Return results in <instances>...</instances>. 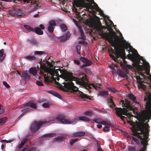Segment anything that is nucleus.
Masks as SVG:
<instances>
[{"label":"nucleus","instance_id":"obj_46","mask_svg":"<svg viewBox=\"0 0 151 151\" xmlns=\"http://www.w3.org/2000/svg\"><path fill=\"white\" fill-rule=\"evenodd\" d=\"M74 61L75 63L76 64L79 65L80 64V62L78 60H75Z\"/></svg>","mask_w":151,"mask_h":151},{"label":"nucleus","instance_id":"obj_17","mask_svg":"<svg viewBox=\"0 0 151 151\" xmlns=\"http://www.w3.org/2000/svg\"><path fill=\"white\" fill-rule=\"evenodd\" d=\"M60 27L63 32H64L67 30V27L65 24H61L60 25Z\"/></svg>","mask_w":151,"mask_h":151},{"label":"nucleus","instance_id":"obj_14","mask_svg":"<svg viewBox=\"0 0 151 151\" xmlns=\"http://www.w3.org/2000/svg\"><path fill=\"white\" fill-rule=\"evenodd\" d=\"M4 54V50L2 49L0 50V62L2 61L4 59L5 57Z\"/></svg>","mask_w":151,"mask_h":151},{"label":"nucleus","instance_id":"obj_4","mask_svg":"<svg viewBox=\"0 0 151 151\" xmlns=\"http://www.w3.org/2000/svg\"><path fill=\"white\" fill-rule=\"evenodd\" d=\"M50 121H41L39 122H33L31 126V129L32 131H35L39 129L41 126L45 123L50 122Z\"/></svg>","mask_w":151,"mask_h":151},{"label":"nucleus","instance_id":"obj_12","mask_svg":"<svg viewBox=\"0 0 151 151\" xmlns=\"http://www.w3.org/2000/svg\"><path fill=\"white\" fill-rule=\"evenodd\" d=\"M80 60L84 63V64L82 65L83 67L89 66L92 64V62L91 61L85 58L81 57L80 58Z\"/></svg>","mask_w":151,"mask_h":151},{"label":"nucleus","instance_id":"obj_10","mask_svg":"<svg viewBox=\"0 0 151 151\" xmlns=\"http://www.w3.org/2000/svg\"><path fill=\"white\" fill-rule=\"evenodd\" d=\"M90 5H91L89 7H83L86 8L87 9H96V11L99 12L100 14L101 15H102V14H104L102 12H101V11L98 5L94 2H93V3H92V4H94V5H92L91 4H90L89 3Z\"/></svg>","mask_w":151,"mask_h":151},{"label":"nucleus","instance_id":"obj_60","mask_svg":"<svg viewBox=\"0 0 151 151\" xmlns=\"http://www.w3.org/2000/svg\"><path fill=\"white\" fill-rule=\"evenodd\" d=\"M92 12H93V13H94V12H95V11H94V10H93V11H92Z\"/></svg>","mask_w":151,"mask_h":151},{"label":"nucleus","instance_id":"obj_33","mask_svg":"<svg viewBox=\"0 0 151 151\" xmlns=\"http://www.w3.org/2000/svg\"><path fill=\"white\" fill-rule=\"evenodd\" d=\"M79 32L81 35V37H79V38H84V33L83 31V29L81 28L79 29Z\"/></svg>","mask_w":151,"mask_h":151},{"label":"nucleus","instance_id":"obj_53","mask_svg":"<svg viewBox=\"0 0 151 151\" xmlns=\"http://www.w3.org/2000/svg\"><path fill=\"white\" fill-rule=\"evenodd\" d=\"M0 5H1V6H0V11H1L2 9L3 8H2V6H1V4L0 3Z\"/></svg>","mask_w":151,"mask_h":151},{"label":"nucleus","instance_id":"obj_20","mask_svg":"<svg viewBox=\"0 0 151 151\" xmlns=\"http://www.w3.org/2000/svg\"><path fill=\"white\" fill-rule=\"evenodd\" d=\"M128 97L129 99L132 100L133 102V103L136 102V99L133 95L131 94H129L128 95Z\"/></svg>","mask_w":151,"mask_h":151},{"label":"nucleus","instance_id":"obj_41","mask_svg":"<svg viewBox=\"0 0 151 151\" xmlns=\"http://www.w3.org/2000/svg\"><path fill=\"white\" fill-rule=\"evenodd\" d=\"M132 140H133L137 144H138L139 143V141L138 139L134 137H132Z\"/></svg>","mask_w":151,"mask_h":151},{"label":"nucleus","instance_id":"obj_11","mask_svg":"<svg viewBox=\"0 0 151 151\" xmlns=\"http://www.w3.org/2000/svg\"><path fill=\"white\" fill-rule=\"evenodd\" d=\"M56 25V24L54 21L51 20L50 21L48 27V30L50 33H52L54 30L55 27Z\"/></svg>","mask_w":151,"mask_h":151},{"label":"nucleus","instance_id":"obj_31","mask_svg":"<svg viewBox=\"0 0 151 151\" xmlns=\"http://www.w3.org/2000/svg\"><path fill=\"white\" fill-rule=\"evenodd\" d=\"M108 89L110 91L114 93H116L117 92V89L114 88L109 87H108Z\"/></svg>","mask_w":151,"mask_h":151},{"label":"nucleus","instance_id":"obj_6","mask_svg":"<svg viewBox=\"0 0 151 151\" xmlns=\"http://www.w3.org/2000/svg\"><path fill=\"white\" fill-rule=\"evenodd\" d=\"M24 26L25 28L27 30L29 31L35 32L38 35H42L43 33V31L41 30L39 27H36L34 29L28 25H24Z\"/></svg>","mask_w":151,"mask_h":151},{"label":"nucleus","instance_id":"obj_49","mask_svg":"<svg viewBox=\"0 0 151 151\" xmlns=\"http://www.w3.org/2000/svg\"><path fill=\"white\" fill-rule=\"evenodd\" d=\"M109 67L111 70H113L112 71L113 72L114 71L115 72L116 71V70L114 68L113 66H112L111 65H110Z\"/></svg>","mask_w":151,"mask_h":151},{"label":"nucleus","instance_id":"obj_30","mask_svg":"<svg viewBox=\"0 0 151 151\" xmlns=\"http://www.w3.org/2000/svg\"><path fill=\"white\" fill-rule=\"evenodd\" d=\"M119 74L121 77H125L126 76V73L122 71H120L119 73Z\"/></svg>","mask_w":151,"mask_h":151},{"label":"nucleus","instance_id":"obj_13","mask_svg":"<svg viewBox=\"0 0 151 151\" xmlns=\"http://www.w3.org/2000/svg\"><path fill=\"white\" fill-rule=\"evenodd\" d=\"M85 134V133L84 132H79L73 133V136L74 137L81 136L84 135Z\"/></svg>","mask_w":151,"mask_h":151},{"label":"nucleus","instance_id":"obj_43","mask_svg":"<svg viewBox=\"0 0 151 151\" xmlns=\"http://www.w3.org/2000/svg\"><path fill=\"white\" fill-rule=\"evenodd\" d=\"M4 111V109H3V107L1 106H0V114L3 113V112Z\"/></svg>","mask_w":151,"mask_h":151},{"label":"nucleus","instance_id":"obj_25","mask_svg":"<svg viewBox=\"0 0 151 151\" xmlns=\"http://www.w3.org/2000/svg\"><path fill=\"white\" fill-rule=\"evenodd\" d=\"M56 134L55 133H49L46 134L44 135L43 136L45 137H52L55 136Z\"/></svg>","mask_w":151,"mask_h":151},{"label":"nucleus","instance_id":"obj_9","mask_svg":"<svg viewBox=\"0 0 151 151\" xmlns=\"http://www.w3.org/2000/svg\"><path fill=\"white\" fill-rule=\"evenodd\" d=\"M9 14L12 16H20L22 14L21 11L19 10L13 9L8 11Z\"/></svg>","mask_w":151,"mask_h":151},{"label":"nucleus","instance_id":"obj_29","mask_svg":"<svg viewBox=\"0 0 151 151\" xmlns=\"http://www.w3.org/2000/svg\"><path fill=\"white\" fill-rule=\"evenodd\" d=\"M50 106V102L47 101L45 102L42 104V106L44 108H49Z\"/></svg>","mask_w":151,"mask_h":151},{"label":"nucleus","instance_id":"obj_64","mask_svg":"<svg viewBox=\"0 0 151 151\" xmlns=\"http://www.w3.org/2000/svg\"><path fill=\"white\" fill-rule=\"evenodd\" d=\"M81 151H86V150H82Z\"/></svg>","mask_w":151,"mask_h":151},{"label":"nucleus","instance_id":"obj_28","mask_svg":"<svg viewBox=\"0 0 151 151\" xmlns=\"http://www.w3.org/2000/svg\"><path fill=\"white\" fill-rule=\"evenodd\" d=\"M52 93L54 96H55L56 97H58L59 99L61 98V96L58 93L56 92L55 91H52Z\"/></svg>","mask_w":151,"mask_h":151},{"label":"nucleus","instance_id":"obj_44","mask_svg":"<svg viewBox=\"0 0 151 151\" xmlns=\"http://www.w3.org/2000/svg\"><path fill=\"white\" fill-rule=\"evenodd\" d=\"M71 34L70 32L68 31L66 35V38H69L71 36Z\"/></svg>","mask_w":151,"mask_h":151},{"label":"nucleus","instance_id":"obj_47","mask_svg":"<svg viewBox=\"0 0 151 151\" xmlns=\"http://www.w3.org/2000/svg\"><path fill=\"white\" fill-rule=\"evenodd\" d=\"M40 28H39L41 30V29L43 30L45 29L44 26L42 24L40 25Z\"/></svg>","mask_w":151,"mask_h":151},{"label":"nucleus","instance_id":"obj_23","mask_svg":"<svg viewBox=\"0 0 151 151\" xmlns=\"http://www.w3.org/2000/svg\"><path fill=\"white\" fill-rule=\"evenodd\" d=\"M29 72L34 76H35L37 74V70L35 68H32L30 69Z\"/></svg>","mask_w":151,"mask_h":151},{"label":"nucleus","instance_id":"obj_61","mask_svg":"<svg viewBox=\"0 0 151 151\" xmlns=\"http://www.w3.org/2000/svg\"><path fill=\"white\" fill-rule=\"evenodd\" d=\"M18 74H19V75L20 76H21V74H20V73H19V72H18Z\"/></svg>","mask_w":151,"mask_h":151},{"label":"nucleus","instance_id":"obj_37","mask_svg":"<svg viewBox=\"0 0 151 151\" xmlns=\"http://www.w3.org/2000/svg\"><path fill=\"white\" fill-rule=\"evenodd\" d=\"M84 114L88 116H91L93 114L92 111H85L84 112Z\"/></svg>","mask_w":151,"mask_h":151},{"label":"nucleus","instance_id":"obj_1","mask_svg":"<svg viewBox=\"0 0 151 151\" xmlns=\"http://www.w3.org/2000/svg\"><path fill=\"white\" fill-rule=\"evenodd\" d=\"M47 65H41L40 73L43 75L45 81L48 82L49 81V76L50 75L52 79L57 84L64 86L69 90L75 92L78 90V88L73 85L72 81H74L79 84L84 85L86 84L87 81L86 75L83 74H79L78 78L73 76L71 74L66 71L61 70L60 68L55 69L51 68L53 67L52 63L46 61Z\"/></svg>","mask_w":151,"mask_h":151},{"label":"nucleus","instance_id":"obj_32","mask_svg":"<svg viewBox=\"0 0 151 151\" xmlns=\"http://www.w3.org/2000/svg\"><path fill=\"white\" fill-rule=\"evenodd\" d=\"M78 43L79 44H81L84 45H86L87 44V42L83 40L79 41Z\"/></svg>","mask_w":151,"mask_h":151},{"label":"nucleus","instance_id":"obj_15","mask_svg":"<svg viewBox=\"0 0 151 151\" xmlns=\"http://www.w3.org/2000/svg\"><path fill=\"white\" fill-rule=\"evenodd\" d=\"M79 119L80 120L85 122H88L90 120L89 118L85 116H81L79 118Z\"/></svg>","mask_w":151,"mask_h":151},{"label":"nucleus","instance_id":"obj_5","mask_svg":"<svg viewBox=\"0 0 151 151\" xmlns=\"http://www.w3.org/2000/svg\"><path fill=\"white\" fill-rule=\"evenodd\" d=\"M25 105V107L27 108L21 110L22 111H23L24 112H26L30 110L31 108L33 109H36L37 107V106L36 103L33 101L29 102L26 104Z\"/></svg>","mask_w":151,"mask_h":151},{"label":"nucleus","instance_id":"obj_26","mask_svg":"<svg viewBox=\"0 0 151 151\" xmlns=\"http://www.w3.org/2000/svg\"><path fill=\"white\" fill-rule=\"evenodd\" d=\"M24 58L28 60H35V58L34 56H25Z\"/></svg>","mask_w":151,"mask_h":151},{"label":"nucleus","instance_id":"obj_18","mask_svg":"<svg viewBox=\"0 0 151 151\" xmlns=\"http://www.w3.org/2000/svg\"><path fill=\"white\" fill-rule=\"evenodd\" d=\"M29 72L26 70L23 72V74L24 77L26 79V78H29L30 77V76L29 75Z\"/></svg>","mask_w":151,"mask_h":151},{"label":"nucleus","instance_id":"obj_7","mask_svg":"<svg viewBox=\"0 0 151 151\" xmlns=\"http://www.w3.org/2000/svg\"><path fill=\"white\" fill-rule=\"evenodd\" d=\"M57 119L62 124H75L78 120L75 119L73 121H70L69 120L63 118L62 116L57 117Z\"/></svg>","mask_w":151,"mask_h":151},{"label":"nucleus","instance_id":"obj_27","mask_svg":"<svg viewBox=\"0 0 151 151\" xmlns=\"http://www.w3.org/2000/svg\"><path fill=\"white\" fill-rule=\"evenodd\" d=\"M79 95L82 98L88 99L89 97L86 94L83 93L82 92L80 91L79 92Z\"/></svg>","mask_w":151,"mask_h":151},{"label":"nucleus","instance_id":"obj_48","mask_svg":"<svg viewBox=\"0 0 151 151\" xmlns=\"http://www.w3.org/2000/svg\"><path fill=\"white\" fill-rule=\"evenodd\" d=\"M24 3H32V0H24Z\"/></svg>","mask_w":151,"mask_h":151},{"label":"nucleus","instance_id":"obj_58","mask_svg":"<svg viewBox=\"0 0 151 151\" xmlns=\"http://www.w3.org/2000/svg\"><path fill=\"white\" fill-rule=\"evenodd\" d=\"M98 151H102L101 150H100L99 149L98 150Z\"/></svg>","mask_w":151,"mask_h":151},{"label":"nucleus","instance_id":"obj_36","mask_svg":"<svg viewBox=\"0 0 151 151\" xmlns=\"http://www.w3.org/2000/svg\"><path fill=\"white\" fill-rule=\"evenodd\" d=\"M65 139V137H64L62 136H60L58 137L56 139L58 141H60L63 140Z\"/></svg>","mask_w":151,"mask_h":151},{"label":"nucleus","instance_id":"obj_42","mask_svg":"<svg viewBox=\"0 0 151 151\" xmlns=\"http://www.w3.org/2000/svg\"><path fill=\"white\" fill-rule=\"evenodd\" d=\"M128 149V151H135L134 148L132 147H129Z\"/></svg>","mask_w":151,"mask_h":151},{"label":"nucleus","instance_id":"obj_62","mask_svg":"<svg viewBox=\"0 0 151 151\" xmlns=\"http://www.w3.org/2000/svg\"><path fill=\"white\" fill-rule=\"evenodd\" d=\"M37 16V15H35L34 16V17H36Z\"/></svg>","mask_w":151,"mask_h":151},{"label":"nucleus","instance_id":"obj_38","mask_svg":"<svg viewBox=\"0 0 151 151\" xmlns=\"http://www.w3.org/2000/svg\"><path fill=\"white\" fill-rule=\"evenodd\" d=\"M76 51L78 53H79L80 52L81 46L80 45H76Z\"/></svg>","mask_w":151,"mask_h":151},{"label":"nucleus","instance_id":"obj_19","mask_svg":"<svg viewBox=\"0 0 151 151\" xmlns=\"http://www.w3.org/2000/svg\"><path fill=\"white\" fill-rule=\"evenodd\" d=\"M99 93L101 96L104 97H106L109 94L108 91H100Z\"/></svg>","mask_w":151,"mask_h":151},{"label":"nucleus","instance_id":"obj_52","mask_svg":"<svg viewBox=\"0 0 151 151\" xmlns=\"http://www.w3.org/2000/svg\"><path fill=\"white\" fill-rule=\"evenodd\" d=\"M6 142L8 143V142H10V141H9V142H8V141L6 140H1V142Z\"/></svg>","mask_w":151,"mask_h":151},{"label":"nucleus","instance_id":"obj_57","mask_svg":"<svg viewBox=\"0 0 151 151\" xmlns=\"http://www.w3.org/2000/svg\"><path fill=\"white\" fill-rule=\"evenodd\" d=\"M2 1H9V0H2Z\"/></svg>","mask_w":151,"mask_h":151},{"label":"nucleus","instance_id":"obj_55","mask_svg":"<svg viewBox=\"0 0 151 151\" xmlns=\"http://www.w3.org/2000/svg\"><path fill=\"white\" fill-rule=\"evenodd\" d=\"M4 147V145L3 144H2L1 146V148L2 150H3Z\"/></svg>","mask_w":151,"mask_h":151},{"label":"nucleus","instance_id":"obj_3","mask_svg":"<svg viewBox=\"0 0 151 151\" xmlns=\"http://www.w3.org/2000/svg\"><path fill=\"white\" fill-rule=\"evenodd\" d=\"M94 121L97 124L96 125L97 127L99 129L101 128L102 124L104 125L103 129L104 131H108L111 126V124L109 122L104 121L100 119H96L94 120Z\"/></svg>","mask_w":151,"mask_h":151},{"label":"nucleus","instance_id":"obj_34","mask_svg":"<svg viewBox=\"0 0 151 151\" xmlns=\"http://www.w3.org/2000/svg\"><path fill=\"white\" fill-rule=\"evenodd\" d=\"M34 53L35 55H41L44 54V52L42 51H35Z\"/></svg>","mask_w":151,"mask_h":151},{"label":"nucleus","instance_id":"obj_16","mask_svg":"<svg viewBox=\"0 0 151 151\" xmlns=\"http://www.w3.org/2000/svg\"><path fill=\"white\" fill-rule=\"evenodd\" d=\"M99 86V84H97V85H95L94 84L92 83L87 85L86 88H90L92 87L94 88L95 89H96Z\"/></svg>","mask_w":151,"mask_h":151},{"label":"nucleus","instance_id":"obj_59","mask_svg":"<svg viewBox=\"0 0 151 151\" xmlns=\"http://www.w3.org/2000/svg\"><path fill=\"white\" fill-rule=\"evenodd\" d=\"M39 102L40 103H41L42 102H43V101H40Z\"/></svg>","mask_w":151,"mask_h":151},{"label":"nucleus","instance_id":"obj_45","mask_svg":"<svg viewBox=\"0 0 151 151\" xmlns=\"http://www.w3.org/2000/svg\"><path fill=\"white\" fill-rule=\"evenodd\" d=\"M3 84L7 88H9V86L6 82H3Z\"/></svg>","mask_w":151,"mask_h":151},{"label":"nucleus","instance_id":"obj_54","mask_svg":"<svg viewBox=\"0 0 151 151\" xmlns=\"http://www.w3.org/2000/svg\"><path fill=\"white\" fill-rule=\"evenodd\" d=\"M110 101L112 103V105H114V104L113 102V101H112V100L111 99H110Z\"/></svg>","mask_w":151,"mask_h":151},{"label":"nucleus","instance_id":"obj_21","mask_svg":"<svg viewBox=\"0 0 151 151\" xmlns=\"http://www.w3.org/2000/svg\"><path fill=\"white\" fill-rule=\"evenodd\" d=\"M55 40L61 43H63L67 41V38H56Z\"/></svg>","mask_w":151,"mask_h":151},{"label":"nucleus","instance_id":"obj_56","mask_svg":"<svg viewBox=\"0 0 151 151\" xmlns=\"http://www.w3.org/2000/svg\"><path fill=\"white\" fill-rule=\"evenodd\" d=\"M55 37L56 36L55 35H52V38H55Z\"/></svg>","mask_w":151,"mask_h":151},{"label":"nucleus","instance_id":"obj_39","mask_svg":"<svg viewBox=\"0 0 151 151\" xmlns=\"http://www.w3.org/2000/svg\"><path fill=\"white\" fill-rule=\"evenodd\" d=\"M34 76V78L36 79H39V80L40 81L41 80V79H42V78H41L38 74H36V75H35Z\"/></svg>","mask_w":151,"mask_h":151},{"label":"nucleus","instance_id":"obj_2","mask_svg":"<svg viewBox=\"0 0 151 151\" xmlns=\"http://www.w3.org/2000/svg\"><path fill=\"white\" fill-rule=\"evenodd\" d=\"M110 22L111 23L110 25L106 22V26H102L100 20L95 24L94 28L101 32L100 35L102 37L101 38H124L119 30H116V32L113 30L111 25L114 27L116 25L114 24L112 21Z\"/></svg>","mask_w":151,"mask_h":151},{"label":"nucleus","instance_id":"obj_8","mask_svg":"<svg viewBox=\"0 0 151 151\" xmlns=\"http://www.w3.org/2000/svg\"><path fill=\"white\" fill-rule=\"evenodd\" d=\"M76 7H89L91 6L88 3H85L82 0H74Z\"/></svg>","mask_w":151,"mask_h":151},{"label":"nucleus","instance_id":"obj_51","mask_svg":"<svg viewBox=\"0 0 151 151\" xmlns=\"http://www.w3.org/2000/svg\"><path fill=\"white\" fill-rule=\"evenodd\" d=\"M120 65L123 68H124L125 67V65L122 63H121L120 64Z\"/></svg>","mask_w":151,"mask_h":151},{"label":"nucleus","instance_id":"obj_63","mask_svg":"<svg viewBox=\"0 0 151 151\" xmlns=\"http://www.w3.org/2000/svg\"><path fill=\"white\" fill-rule=\"evenodd\" d=\"M4 45H5V44H6V42H4Z\"/></svg>","mask_w":151,"mask_h":151},{"label":"nucleus","instance_id":"obj_40","mask_svg":"<svg viewBox=\"0 0 151 151\" xmlns=\"http://www.w3.org/2000/svg\"><path fill=\"white\" fill-rule=\"evenodd\" d=\"M37 84L39 86H42L43 85V83L40 81H36Z\"/></svg>","mask_w":151,"mask_h":151},{"label":"nucleus","instance_id":"obj_22","mask_svg":"<svg viewBox=\"0 0 151 151\" xmlns=\"http://www.w3.org/2000/svg\"><path fill=\"white\" fill-rule=\"evenodd\" d=\"M27 141L26 139H24L21 141L20 144L19 145L18 148L19 149L21 148Z\"/></svg>","mask_w":151,"mask_h":151},{"label":"nucleus","instance_id":"obj_50","mask_svg":"<svg viewBox=\"0 0 151 151\" xmlns=\"http://www.w3.org/2000/svg\"><path fill=\"white\" fill-rule=\"evenodd\" d=\"M30 42L32 44H35V42L32 40H31L30 41Z\"/></svg>","mask_w":151,"mask_h":151},{"label":"nucleus","instance_id":"obj_24","mask_svg":"<svg viewBox=\"0 0 151 151\" xmlns=\"http://www.w3.org/2000/svg\"><path fill=\"white\" fill-rule=\"evenodd\" d=\"M6 117H3L0 119V126L6 122Z\"/></svg>","mask_w":151,"mask_h":151},{"label":"nucleus","instance_id":"obj_35","mask_svg":"<svg viewBox=\"0 0 151 151\" xmlns=\"http://www.w3.org/2000/svg\"><path fill=\"white\" fill-rule=\"evenodd\" d=\"M78 139V138H76L71 139L70 141V144L71 145H72L75 142L77 141Z\"/></svg>","mask_w":151,"mask_h":151}]
</instances>
